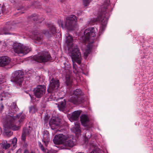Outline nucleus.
I'll return each mask as SVG.
<instances>
[{
    "instance_id": "13",
    "label": "nucleus",
    "mask_w": 153,
    "mask_h": 153,
    "mask_svg": "<svg viewBox=\"0 0 153 153\" xmlns=\"http://www.w3.org/2000/svg\"><path fill=\"white\" fill-rule=\"evenodd\" d=\"M61 120L58 117L51 118L49 121V124L52 130L55 131H60L57 128L61 126Z\"/></svg>"
},
{
    "instance_id": "15",
    "label": "nucleus",
    "mask_w": 153,
    "mask_h": 153,
    "mask_svg": "<svg viewBox=\"0 0 153 153\" xmlns=\"http://www.w3.org/2000/svg\"><path fill=\"white\" fill-rule=\"evenodd\" d=\"M16 26V24L14 23L10 22H7L6 25L3 28V32L2 33L5 35L11 34V33L9 32L14 29Z\"/></svg>"
},
{
    "instance_id": "18",
    "label": "nucleus",
    "mask_w": 153,
    "mask_h": 153,
    "mask_svg": "<svg viewBox=\"0 0 153 153\" xmlns=\"http://www.w3.org/2000/svg\"><path fill=\"white\" fill-rule=\"evenodd\" d=\"M81 112L82 111L80 110L75 111L73 112L71 114H68V117L71 122L78 120L79 119Z\"/></svg>"
},
{
    "instance_id": "45",
    "label": "nucleus",
    "mask_w": 153,
    "mask_h": 153,
    "mask_svg": "<svg viewBox=\"0 0 153 153\" xmlns=\"http://www.w3.org/2000/svg\"><path fill=\"white\" fill-rule=\"evenodd\" d=\"M3 151L2 150V148H1L0 149V153H3Z\"/></svg>"
},
{
    "instance_id": "44",
    "label": "nucleus",
    "mask_w": 153,
    "mask_h": 153,
    "mask_svg": "<svg viewBox=\"0 0 153 153\" xmlns=\"http://www.w3.org/2000/svg\"><path fill=\"white\" fill-rule=\"evenodd\" d=\"M29 151L27 150H25L24 151V153H29Z\"/></svg>"
},
{
    "instance_id": "36",
    "label": "nucleus",
    "mask_w": 153,
    "mask_h": 153,
    "mask_svg": "<svg viewBox=\"0 0 153 153\" xmlns=\"http://www.w3.org/2000/svg\"><path fill=\"white\" fill-rule=\"evenodd\" d=\"M17 142V139L16 138L14 137L13 138L11 141V145L13 146H15Z\"/></svg>"
},
{
    "instance_id": "31",
    "label": "nucleus",
    "mask_w": 153,
    "mask_h": 153,
    "mask_svg": "<svg viewBox=\"0 0 153 153\" xmlns=\"http://www.w3.org/2000/svg\"><path fill=\"white\" fill-rule=\"evenodd\" d=\"M75 62H73V72L74 74H76L77 73L78 71L77 70V66L76 65Z\"/></svg>"
},
{
    "instance_id": "24",
    "label": "nucleus",
    "mask_w": 153,
    "mask_h": 153,
    "mask_svg": "<svg viewBox=\"0 0 153 153\" xmlns=\"http://www.w3.org/2000/svg\"><path fill=\"white\" fill-rule=\"evenodd\" d=\"M46 25L49 28V31L52 35H54L57 33L56 28L53 24H48Z\"/></svg>"
},
{
    "instance_id": "20",
    "label": "nucleus",
    "mask_w": 153,
    "mask_h": 153,
    "mask_svg": "<svg viewBox=\"0 0 153 153\" xmlns=\"http://www.w3.org/2000/svg\"><path fill=\"white\" fill-rule=\"evenodd\" d=\"M80 120L81 124L84 126H88L89 120L88 117L85 114L81 115L80 117Z\"/></svg>"
},
{
    "instance_id": "39",
    "label": "nucleus",
    "mask_w": 153,
    "mask_h": 153,
    "mask_svg": "<svg viewBox=\"0 0 153 153\" xmlns=\"http://www.w3.org/2000/svg\"><path fill=\"white\" fill-rule=\"evenodd\" d=\"M4 108V106L3 104L1 103L0 104V113H1L2 111Z\"/></svg>"
},
{
    "instance_id": "2",
    "label": "nucleus",
    "mask_w": 153,
    "mask_h": 153,
    "mask_svg": "<svg viewBox=\"0 0 153 153\" xmlns=\"http://www.w3.org/2000/svg\"><path fill=\"white\" fill-rule=\"evenodd\" d=\"M110 4V0H105L104 4L101 7V11L97 18L91 19L88 21V24L90 25H94L99 21H101V31H104L105 29L109 15L108 12V6Z\"/></svg>"
},
{
    "instance_id": "26",
    "label": "nucleus",
    "mask_w": 153,
    "mask_h": 153,
    "mask_svg": "<svg viewBox=\"0 0 153 153\" xmlns=\"http://www.w3.org/2000/svg\"><path fill=\"white\" fill-rule=\"evenodd\" d=\"M91 136V132L88 130H86L85 137V143H86L88 140L90 139Z\"/></svg>"
},
{
    "instance_id": "3",
    "label": "nucleus",
    "mask_w": 153,
    "mask_h": 153,
    "mask_svg": "<svg viewBox=\"0 0 153 153\" xmlns=\"http://www.w3.org/2000/svg\"><path fill=\"white\" fill-rule=\"evenodd\" d=\"M65 42L67 46L69 47V54L73 62H76L80 65L81 62V55L80 51L77 46H73V38L70 34H67L66 36Z\"/></svg>"
},
{
    "instance_id": "48",
    "label": "nucleus",
    "mask_w": 153,
    "mask_h": 153,
    "mask_svg": "<svg viewBox=\"0 0 153 153\" xmlns=\"http://www.w3.org/2000/svg\"><path fill=\"white\" fill-rule=\"evenodd\" d=\"M29 153H35V152L33 151H31Z\"/></svg>"
},
{
    "instance_id": "38",
    "label": "nucleus",
    "mask_w": 153,
    "mask_h": 153,
    "mask_svg": "<svg viewBox=\"0 0 153 153\" xmlns=\"http://www.w3.org/2000/svg\"><path fill=\"white\" fill-rule=\"evenodd\" d=\"M26 135H26L25 134H24V133H22L21 136V140L22 141H26Z\"/></svg>"
},
{
    "instance_id": "47",
    "label": "nucleus",
    "mask_w": 153,
    "mask_h": 153,
    "mask_svg": "<svg viewBox=\"0 0 153 153\" xmlns=\"http://www.w3.org/2000/svg\"><path fill=\"white\" fill-rule=\"evenodd\" d=\"M59 1H60V2H63L65 1V0H59Z\"/></svg>"
},
{
    "instance_id": "32",
    "label": "nucleus",
    "mask_w": 153,
    "mask_h": 153,
    "mask_svg": "<svg viewBox=\"0 0 153 153\" xmlns=\"http://www.w3.org/2000/svg\"><path fill=\"white\" fill-rule=\"evenodd\" d=\"M22 133L26 135H29L30 133V130L29 128H23Z\"/></svg>"
},
{
    "instance_id": "8",
    "label": "nucleus",
    "mask_w": 153,
    "mask_h": 153,
    "mask_svg": "<svg viewBox=\"0 0 153 153\" xmlns=\"http://www.w3.org/2000/svg\"><path fill=\"white\" fill-rule=\"evenodd\" d=\"M63 64L65 68L64 73L65 76V83L67 86L70 87L73 84L72 80L70 77L71 72L70 69L71 65L68 61L64 62Z\"/></svg>"
},
{
    "instance_id": "16",
    "label": "nucleus",
    "mask_w": 153,
    "mask_h": 153,
    "mask_svg": "<svg viewBox=\"0 0 153 153\" xmlns=\"http://www.w3.org/2000/svg\"><path fill=\"white\" fill-rule=\"evenodd\" d=\"M66 138V136L62 134H57L54 136L53 142L56 144H63Z\"/></svg>"
},
{
    "instance_id": "37",
    "label": "nucleus",
    "mask_w": 153,
    "mask_h": 153,
    "mask_svg": "<svg viewBox=\"0 0 153 153\" xmlns=\"http://www.w3.org/2000/svg\"><path fill=\"white\" fill-rule=\"evenodd\" d=\"M2 97H10V94L8 92H4L2 94Z\"/></svg>"
},
{
    "instance_id": "11",
    "label": "nucleus",
    "mask_w": 153,
    "mask_h": 153,
    "mask_svg": "<svg viewBox=\"0 0 153 153\" xmlns=\"http://www.w3.org/2000/svg\"><path fill=\"white\" fill-rule=\"evenodd\" d=\"M44 34L48 38H51L52 36L51 34L48 31L44 30L42 31V33H39L38 31H34L33 38L35 40L42 42L43 40Z\"/></svg>"
},
{
    "instance_id": "33",
    "label": "nucleus",
    "mask_w": 153,
    "mask_h": 153,
    "mask_svg": "<svg viewBox=\"0 0 153 153\" xmlns=\"http://www.w3.org/2000/svg\"><path fill=\"white\" fill-rule=\"evenodd\" d=\"M75 131L76 133H79L81 132L80 128V125L79 124H77V125H76L74 127Z\"/></svg>"
},
{
    "instance_id": "27",
    "label": "nucleus",
    "mask_w": 153,
    "mask_h": 153,
    "mask_svg": "<svg viewBox=\"0 0 153 153\" xmlns=\"http://www.w3.org/2000/svg\"><path fill=\"white\" fill-rule=\"evenodd\" d=\"M29 112L30 113L33 114L37 111L36 107L34 105H31L29 107Z\"/></svg>"
},
{
    "instance_id": "30",
    "label": "nucleus",
    "mask_w": 153,
    "mask_h": 153,
    "mask_svg": "<svg viewBox=\"0 0 153 153\" xmlns=\"http://www.w3.org/2000/svg\"><path fill=\"white\" fill-rule=\"evenodd\" d=\"M6 143L5 144V143L4 142V144L3 143L1 146V148L5 149H7L9 148L10 146V144L9 143H7V142H6Z\"/></svg>"
},
{
    "instance_id": "5",
    "label": "nucleus",
    "mask_w": 153,
    "mask_h": 153,
    "mask_svg": "<svg viewBox=\"0 0 153 153\" xmlns=\"http://www.w3.org/2000/svg\"><path fill=\"white\" fill-rule=\"evenodd\" d=\"M58 23L59 26H61L62 29L64 27L67 28L69 30H75L77 27L76 22V17L75 15H71V16L67 17L65 21V26L63 24L62 20H60Z\"/></svg>"
},
{
    "instance_id": "1",
    "label": "nucleus",
    "mask_w": 153,
    "mask_h": 153,
    "mask_svg": "<svg viewBox=\"0 0 153 153\" xmlns=\"http://www.w3.org/2000/svg\"><path fill=\"white\" fill-rule=\"evenodd\" d=\"M11 110H9V112L7 115L3 120L4 131L5 134L8 136L13 134L11 129L13 131L18 130L21 126V123L25 118V116L20 113L14 116L18 110V107L16 102H13L11 107Z\"/></svg>"
},
{
    "instance_id": "35",
    "label": "nucleus",
    "mask_w": 153,
    "mask_h": 153,
    "mask_svg": "<svg viewBox=\"0 0 153 153\" xmlns=\"http://www.w3.org/2000/svg\"><path fill=\"white\" fill-rule=\"evenodd\" d=\"M5 8L4 5H2L1 6V4H0V14L1 13H3L5 11Z\"/></svg>"
},
{
    "instance_id": "29",
    "label": "nucleus",
    "mask_w": 153,
    "mask_h": 153,
    "mask_svg": "<svg viewBox=\"0 0 153 153\" xmlns=\"http://www.w3.org/2000/svg\"><path fill=\"white\" fill-rule=\"evenodd\" d=\"M23 7L22 6H21L18 7L15 10V11L17 13V14H22L24 13L23 12H22V11L23 10Z\"/></svg>"
},
{
    "instance_id": "6",
    "label": "nucleus",
    "mask_w": 153,
    "mask_h": 153,
    "mask_svg": "<svg viewBox=\"0 0 153 153\" xmlns=\"http://www.w3.org/2000/svg\"><path fill=\"white\" fill-rule=\"evenodd\" d=\"M83 93L79 89H76L74 91L71 95L69 101L74 104H79L84 102Z\"/></svg>"
},
{
    "instance_id": "41",
    "label": "nucleus",
    "mask_w": 153,
    "mask_h": 153,
    "mask_svg": "<svg viewBox=\"0 0 153 153\" xmlns=\"http://www.w3.org/2000/svg\"><path fill=\"white\" fill-rule=\"evenodd\" d=\"M23 147L25 148H27L28 146V144L25 141H23Z\"/></svg>"
},
{
    "instance_id": "50",
    "label": "nucleus",
    "mask_w": 153,
    "mask_h": 153,
    "mask_svg": "<svg viewBox=\"0 0 153 153\" xmlns=\"http://www.w3.org/2000/svg\"><path fill=\"white\" fill-rule=\"evenodd\" d=\"M84 153L83 152H80V153Z\"/></svg>"
},
{
    "instance_id": "9",
    "label": "nucleus",
    "mask_w": 153,
    "mask_h": 153,
    "mask_svg": "<svg viewBox=\"0 0 153 153\" xmlns=\"http://www.w3.org/2000/svg\"><path fill=\"white\" fill-rule=\"evenodd\" d=\"M33 60L42 63L46 62L52 59V57L48 51H43L39 55H35L33 57Z\"/></svg>"
},
{
    "instance_id": "21",
    "label": "nucleus",
    "mask_w": 153,
    "mask_h": 153,
    "mask_svg": "<svg viewBox=\"0 0 153 153\" xmlns=\"http://www.w3.org/2000/svg\"><path fill=\"white\" fill-rule=\"evenodd\" d=\"M44 19V18L41 19L40 17L38 16L36 14H33L28 18V20L29 22H30V21L36 22L38 21V22H41L42 21H43Z\"/></svg>"
},
{
    "instance_id": "43",
    "label": "nucleus",
    "mask_w": 153,
    "mask_h": 153,
    "mask_svg": "<svg viewBox=\"0 0 153 153\" xmlns=\"http://www.w3.org/2000/svg\"><path fill=\"white\" fill-rule=\"evenodd\" d=\"M16 153H22V149H19L16 152Z\"/></svg>"
},
{
    "instance_id": "25",
    "label": "nucleus",
    "mask_w": 153,
    "mask_h": 153,
    "mask_svg": "<svg viewBox=\"0 0 153 153\" xmlns=\"http://www.w3.org/2000/svg\"><path fill=\"white\" fill-rule=\"evenodd\" d=\"M42 142L45 144V146L47 147L50 141V138L47 134H44L43 136V139L42 140Z\"/></svg>"
},
{
    "instance_id": "34",
    "label": "nucleus",
    "mask_w": 153,
    "mask_h": 153,
    "mask_svg": "<svg viewBox=\"0 0 153 153\" xmlns=\"http://www.w3.org/2000/svg\"><path fill=\"white\" fill-rule=\"evenodd\" d=\"M92 0H83V4L85 7L88 6Z\"/></svg>"
},
{
    "instance_id": "10",
    "label": "nucleus",
    "mask_w": 153,
    "mask_h": 153,
    "mask_svg": "<svg viewBox=\"0 0 153 153\" xmlns=\"http://www.w3.org/2000/svg\"><path fill=\"white\" fill-rule=\"evenodd\" d=\"M13 49L14 51L18 54H26L31 50L29 46H25L20 43H16L13 45Z\"/></svg>"
},
{
    "instance_id": "22",
    "label": "nucleus",
    "mask_w": 153,
    "mask_h": 153,
    "mask_svg": "<svg viewBox=\"0 0 153 153\" xmlns=\"http://www.w3.org/2000/svg\"><path fill=\"white\" fill-rule=\"evenodd\" d=\"M66 101L65 99L62 100L59 102L58 104V107L60 111H63L65 110L66 107Z\"/></svg>"
},
{
    "instance_id": "17",
    "label": "nucleus",
    "mask_w": 153,
    "mask_h": 153,
    "mask_svg": "<svg viewBox=\"0 0 153 153\" xmlns=\"http://www.w3.org/2000/svg\"><path fill=\"white\" fill-rule=\"evenodd\" d=\"M76 140L74 139L73 137L68 138L66 137V138L64 141L63 145L65 147V149H69V148L73 147L75 144Z\"/></svg>"
},
{
    "instance_id": "4",
    "label": "nucleus",
    "mask_w": 153,
    "mask_h": 153,
    "mask_svg": "<svg viewBox=\"0 0 153 153\" xmlns=\"http://www.w3.org/2000/svg\"><path fill=\"white\" fill-rule=\"evenodd\" d=\"M95 36V31L94 28L92 27L86 29L84 32V35L82 36L83 42L85 43L89 42L86 47L85 52L84 53L85 56L86 57L88 56L91 51Z\"/></svg>"
},
{
    "instance_id": "23",
    "label": "nucleus",
    "mask_w": 153,
    "mask_h": 153,
    "mask_svg": "<svg viewBox=\"0 0 153 153\" xmlns=\"http://www.w3.org/2000/svg\"><path fill=\"white\" fill-rule=\"evenodd\" d=\"M38 146L42 152L44 153H54L52 151L48 150L45 148L40 142H38Z\"/></svg>"
},
{
    "instance_id": "40",
    "label": "nucleus",
    "mask_w": 153,
    "mask_h": 153,
    "mask_svg": "<svg viewBox=\"0 0 153 153\" xmlns=\"http://www.w3.org/2000/svg\"><path fill=\"white\" fill-rule=\"evenodd\" d=\"M83 11L82 10H79L77 11V14L78 16H79L82 13Z\"/></svg>"
},
{
    "instance_id": "12",
    "label": "nucleus",
    "mask_w": 153,
    "mask_h": 153,
    "mask_svg": "<svg viewBox=\"0 0 153 153\" xmlns=\"http://www.w3.org/2000/svg\"><path fill=\"white\" fill-rule=\"evenodd\" d=\"M24 72L21 70H18L15 71L13 74L12 80L17 83L20 86L24 80Z\"/></svg>"
},
{
    "instance_id": "19",
    "label": "nucleus",
    "mask_w": 153,
    "mask_h": 153,
    "mask_svg": "<svg viewBox=\"0 0 153 153\" xmlns=\"http://www.w3.org/2000/svg\"><path fill=\"white\" fill-rule=\"evenodd\" d=\"M10 61V58L7 56L0 57V66L4 67L8 65Z\"/></svg>"
},
{
    "instance_id": "42",
    "label": "nucleus",
    "mask_w": 153,
    "mask_h": 153,
    "mask_svg": "<svg viewBox=\"0 0 153 153\" xmlns=\"http://www.w3.org/2000/svg\"><path fill=\"white\" fill-rule=\"evenodd\" d=\"M49 118V116L48 115H47L45 116V118H44L45 120L46 121H47L48 120Z\"/></svg>"
},
{
    "instance_id": "7",
    "label": "nucleus",
    "mask_w": 153,
    "mask_h": 153,
    "mask_svg": "<svg viewBox=\"0 0 153 153\" xmlns=\"http://www.w3.org/2000/svg\"><path fill=\"white\" fill-rule=\"evenodd\" d=\"M60 82L59 79L52 78L50 81L49 84L48 88L47 91L48 93L55 95L58 91L60 86Z\"/></svg>"
},
{
    "instance_id": "46",
    "label": "nucleus",
    "mask_w": 153,
    "mask_h": 153,
    "mask_svg": "<svg viewBox=\"0 0 153 153\" xmlns=\"http://www.w3.org/2000/svg\"><path fill=\"white\" fill-rule=\"evenodd\" d=\"M51 12V10L50 9H49L48 10L46 11V12L47 13H49V12Z\"/></svg>"
},
{
    "instance_id": "28",
    "label": "nucleus",
    "mask_w": 153,
    "mask_h": 153,
    "mask_svg": "<svg viewBox=\"0 0 153 153\" xmlns=\"http://www.w3.org/2000/svg\"><path fill=\"white\" fill-rule=\"evenodd\" d=\"M40 1H39L38 2L34 1L32 3V4H31V6L30 7L33 6V7H35L39 8V7H38V6H40L42 4L40 3Z\"/></svg>"
},
{
    "instance_id": "14",
    "label": "nucleus",
    "mask_w": 153,
    "mask_h": 153,
    "mask_svg": "<svg viewBox=\"0 0 153 153\" xmlns=\"http://www.w3.org/2000/svg\"><path fill=\"white\" fill-rule=\"evenodd\" d=\"M46 88L44 85H38L34 90V93L36 97L40 98L45 94Z\"/></svg>"
},
{
    "instance_id": "49",
    "label": "nucleus",
    "mask_w": 153,
    "mask_h": 153,
    "mask_svg": "<svg viewBox=\"0 0 153 153\" xmlns=\"http://www.w3.org/2000/svg\"><path fill=\"white\" fill-rule=\"evenodd\" d=\"M7 153H11V152L10 151L8 152Z\"/></svg>"
}]
</instances>
